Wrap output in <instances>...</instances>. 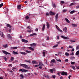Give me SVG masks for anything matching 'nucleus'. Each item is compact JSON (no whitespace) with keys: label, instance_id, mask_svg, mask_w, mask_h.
Masks as SVG:
<instances>
[{"label":"nucleus","instance_id":"obj_55","mask_svg":"<svg viewBox=\"0 0 79 79\" xmlns=\"http://www.w3.org/2000/svg\"><path fill=\"white\" fill-rule=\"evenodd\" d=\"M58 31H60L61 32H63V31H62L61 30H60V29H59V30H58Z\"/></svg>","mask_w":79,"mask_h":79},{"label":"nucleus","instance_id":"obj_30","mask_svg":"<svg viewBox=\"0 0 79 79\" xmlns=\"http://www.w3.org/2000/svg\"><path fill=\"white\" fill-rule=\"evenodd\" d=\"M25 62H27V63H31V61H30V60H25Z\"/></svg>","mask_w":79,"mask_h":79},{"label":"nucleus","instance_id":"obj_16","mask_svg":"<svg viewBox=\"0 0 79 79\" xmlns=\"http://www.w3.org/2000/svg\"><path fill=\"white\" fill-rule=\"evenodd\" d=\"M3 47L4 48H8V44H4L3 45Z\"/></svg>","mask_w":79,"mask_h":79},{"label":"nucleus","instance_id":"obj_54","mask_svg":"<svg viewBox=\"0 0 79 79\" xmlns=\"http://www.w3.org/2000/svg\"><path fill=\"white\" fill-rule=\"evenodd\" d=\"M66 11H67V10L66 9H64L63 10V12L64 13V12H66Z\"/></svg>","mask_w":79,"mask_h":79},{"label":"nucleus","instance_id":"obj_35","mask_svg":"<svg viewBox=\"0 0 79 79\" xmlns=\"http://www.w3.org/2000/svg\"><path fill=\"white\" fill-rule=\"evenodd\" d=\"M10 60L12 61H13V60H14V57H11V58H10Z\"/></svg>","mask_w":79,"mask_h":79},{"label":"nucleus","instance_id":"obj_44","mask_svg":"<svg viewBox=\"0 0 79 79\" xmlns=\"http://www.w3.org/2000/svg\"><path fill=\"white\" fill-rule=\"evenodd\" d=\"M71 64H75V62H71Z\"/></svg>","mask_w":79,"mask_h":79},{"label":"nucleus","instance_id":"obj_64","mask_svg":"<svg viewBox=\"0 0 79 79\" xmlns=\"http://www.w3.org/2000/svg\"><path fill=\"white\" fill-rule=\"evenodd\" d=\"M71 55H74V53L73 52H72L70 54Z\"/></svg>","mask_w":79,"mask_h":79},{"label":"nucleus","instance_id":"obj_33","mask_svg":"<svg viewBox=\"0 0 79 79\" xmlns=\"http://www.w3.org/2000/svg\"><path fill=\"white\" fill-rule=\"evenodd\" d=\"M46 40H49V39H50V38H49V36H46Z\"/></svg>","mask_w":79,"mask_h":79},{"label":"nucleus","instance_id":"obj_43","mask_svg":"<svg viewBox=\"0 0 79 79\" xmlns=\"http://www.w3.org/2000/svg\"><path fill=\"white\" fill-rule=\"evenodd\" d=\"M27 29H32V28H31V27L30 26H28L27 27Z\"/></svg>","mask_w":79,"mask_h":79},{"label":"nucleus","instance_id":"obj_14","mask_svg":"<svg viewBox=\"0 0 79 79\" xmlns=\"http://www.w3.org/2000/svg\"><path fill=\"white\" fill-rule=\"evenodd\" d=\"M39 63L40 66H44V64L42 63V62H39Z\"/></svg>","mask_w":79,"mask_h":79},{"label":"nucleus","instance_id":"obj_50","mask_svg":"<svg viewBox=\"0 0 79 79\" xmlns=\"http://www.w3.org/2000/svg\"><path fill=\"white\" fill-rule=\"evenodd\" d=\"M76 9H79V6H77L76 7Z\"/></svg>","mask_w":79,"mask_h":79},{"label":"nucleus","instance_id":"obj_46","mask_svg":"<svg viewBox=\"0 0 79 79\" xmlns=\"http://www.w3.org/2000/svg\"><path fill=\"white\" fill-rule=\"evenodd\" d=\"M43 56H45V52H43Z\"/></svg>","mask_w":79,"mask_h":79},{"label":"nucleus","instance_id":"obj_6","mask_svg":"<svg viewBox=\"0 0 79 79\" xmlns=\"http://www.w3.org/2000/svg\"><path fill=\"white\" fill-rule=\"evenodd\" d=\"M62 75H65V76H67L68 74V73L66 72H62Z\"/></svg>","mask_w":79,"mask_h":79},{"label":"nucleus","instance_id":"obj_47","mask_svg":"<svg viewBox=\"0 0 79 79\" xmlns=\"http://www.w3.org/2000/svg\"><path fill=\"white\" fill-rule=\"evenodd\" d=\"M3 5V3H2L0 5V8H2V7Z\"/></svg>","mask_w":79,"mask_h":79},{"label":"nucleus","instance_id":"obj_8","mask_svg":"<svg viewBox=\"0 0 79 79\" xmlns=\"http://www.w3.org/2000/svg\"><path fill=\"white\" fill-rule=\"evenodd\" d=\"M30 45H31V47H33V48H34V47H35L36 44H35L34 43L33 44H30Z\"/></svg>","mask_w":79,"mask_h":79},{"label":"nucleus","instance_id":"obj_11","mask_svg":"<svg viewBox=\"0 0 79 79\" xmlns=\"http://www.w3.org/2000/svg\"><path fill=\"white\" fill-rule=\"evenodd\" d=\"M64 19L66 21V22H67V23H70V21H69V20H68V19L66 18H65Z\"/></svg>","mask_w":79,"mask_h":79},{"label":"nucleus","instance_id":"obj_41","mask_svg":"<svg viewBox=\"0 0 79 79\" xmlns=\"http://www.w3.org/2000/svg\"><path fill=\"white\" fill-rule=\"evenodd\" d=\"M51 61L52 63H54L55 61V59H53L51 60Z\"/></svg>","mask_w":79,"mask_h":79},{"label":"nucleus","instance_id":"obj_26","mask_svg":"<svg viewBox=\"0 0 79 79\" xmlns=\"http://www.w3.org/2000/svg\"><path fill=\"white\" fill-rule=\"evenodd\" d=\"M55 13L54 12H52L50 13V15H55Z\"/></svg>","mask_w":79,"mask_h":79},{"label":"nucleus","instance_id":"obj_22","mask_svg":"<svg viewBox=\"0 0 79 79\" xmlns=\"http://www.w3.org/2000/svg\"><path fill=\"white\" fill-rule=\"evenodd\" d=\"M61 37L64 39H68V38H67V37H66L63 36H61Z\"/></svg>","mask_w":79,"mask_h":79},{"label":"nucleus","instance_id":"obj_5","mask_svg":"<svg viewBox=\"0 0 79 79\" xmlns=\"http://www.w3.org/2000/svg\"><path fill=\"white\" fill-rule=\"evenodd\" d=\"M63 31L64 32L66 33L68 32V30H67V28L66 27H65L64 28H63Z\"/></svg>","mask_w":79,"mask_h":79},{"label":"nucleus","instance_id":"obj_18","mask_svg":"<svg viewBox=\"0 0 79 79\" xmlns=\"http://www.w3.org/2000/svg\"><path fill=\"white\" fill-rule=\"evenodd\" d=\"M56 20H57L58 18V14H57L55 17Z\"/></svg>","mask_w":79,"mask_h":79},{"label":"nucleus","instance_id":"obj_61","mask_svg":"<svg viewBox=\"0 0 79 79\" xmlns=\"http://www.w3.org/2000/svg\"><path fill=\"white\" fill-rule=\"evenodd\" d=\"M75 66H76L77 69H79V66H77H77H76V65H75Z\"/></svg>","mask_w":79,"mask_h":79},{"label":"nucleus","instance_id":"obj_37","mask_svg":"<svg viewBox=\"0 0 79 79\" xmlns=\"http://www.w3.org/2000/svg\"><path fill=\"white\" fill-rule=\"evenodd\" d=\"M58 46V44H57L56 45H55L53 46V48H55V47H57V46Z\"/></svg>","mask_w":79,"mask_h":79},{"label":"nucleus","instance_id":"obj_20","mask_svg":"<svg viewBox=\"0 0 79 79\" xmlns=\"http://www.w3.org/2000/svg\"><path fill=\"white\" fill-rule=\"evenodd\" d=\"M6 26L7 27H9V28H11V26H10V25L9 24H6Z\"/></svg>","mask_w":79,"mask_h":79},{"label":"nucleus","instance_id":"obj_49","mask_svg":"<svg viewBox=\"0 0 79 79\" xmlns=\"http://www.w3.org/2000/svg\"><path fill=\"white\" fill-rule=\"evenodd\" d=\"M16 68H15V67H14L13 69H12V70L13 71H15V70H16Z\"/></svg>","mask_w":79,"mask_h":79},{"label":"nucleus","instance_id":"obj_1","mask_svg":"<svg viewBox=\"0 0 79 79\" xmlns=\"http://www.w3.org/2000/svg\"><path fill=\"white\" fill-rule=\"evenodd\" d=\"M20 64V65L21 66H23L24 68H26L27 69H29V67L27 66V65L26 64Z\"/></svg>","mask_w":79,"mask_h":79},{"label":"nucleus","instance_id":"obj_27","mask_svg":"<svg viewBox=\"0 0 79 79\" xmlns=\"http://www.w3.org/2000/svg\"><path fill=\"white\" fill-rule=\"evenodd\" d=\"M1 34H2V35H1L2 37H3V38H4L5 36H4V35L3 34V32H2Z\"/></svg>","mask_w":79,"mask_h":79},{"label":"nucleus","instance_id":"obj_52","mask_svg":"<svg viewBox=\"0 0 79 79\" xmlns=\"http://www.w3.org/2000/svg\"><path fill=\"white\" fill-rule=\"evenodd\" d=\"M27 32H32V30H27Z\"/></svg>","mask_w":79,"mask_h":79},{"label":"nucleus","instance_id":"obj_7","mask_svg":"<svg viewBox=\"0 0 79 79\" xmlns=\"http://www.w3.org/2000/svg\"><path fill=\"white\" fill-rule=\"evenodd\" d=\"M22 41L23 42H24L25 43H27L28 42L27 40H26L24 39H22Z\"/></svg>","mask_w":79,"mask_h":79},{"label":"nucleus","instance_id":"obj_4","mask_svg":"<svg viewBox=\"0 0 79 79\" xmlns=\"http://www.w3.org/2000/svg\"><path fill=\"white\" fill-rule=\"evenodd\" d=\"M11 50H16V49H17L18 48V47H12L10 48Z\"/></svg>","mask_w":79,"mask_h":79},{"label":"nucleus","instance_id":"obj_21","mask_svg":"<svg viewBox=\"0 0 79 79\" xmlns=\"http://www.w3.org/2000/svg\"><path fill=\"white\" fill-rule=\"evenodd\" d=\"M72 27H77V25L76 24H72Z\"/></svg>","mask_w":79,"mask_h":79},{"label":"nucleus","instance_id":"obj_57","mask_svg":"<svg viewBox=\"0 0 79 79\" xmlns=\"http://www.w3.org/2000/svg\"><path fill=\"white\" fill-rule=\"evenodd\" d=\"M46 15L47 16H49V13H47L46 14Z\"/></svg>","mask_w":79,"mask_h":79},{"label":"nucleus","instance_id":"obj_3","mask_svg":"<svg viewBox=\"0 0 79 79\" xmlns=\"http://www.w3.org/2000/svg\"><path fill=\"white\" fill-rule=\"evenodd\" d=\"M2 52L3 53H4V54H5V55H11V54H10V53L6 51H2Z\"/></svg>","mask_w":79,"mask_h":79},{"label":"nucleus","instance_id":"obj_36","mask_svg":"<svg viewBox=\"0 0 79 79\" xmlns=\"http://www.w3.org/2000/svg\"><path fill=\"white\" fill-rule=\"evenodd\" d=\"M52 6L54 7V8H55L56 7V5H55V3H53L52 4Z\"/></svg>","mask_w":79,"mask_h":79},{"label":"nucleus","instance_id":"obj_28","mask_svg":"<svg viewBox=\"0 0 79 79\" xmlns=\"http://www.w3.org/2000/svg\"><path fill=\"white\" fill-rule=\"evenodd\" d=\"M20 53L23 55H26V53L25 52H20Z\"/></svg>","mask_w":79,"mask_h":79},{"label":"nucleus","instance_id":"obj_40","mask_svg":"<svg viewBox=\"0 0 79 79\" xmlns=\"http://www.w3.org/2000/svg\"><path fill=\"white\" fill-rule=\"evenodd\" d=\"M56 29H57V30H59V29H60V28H59V27H58V26L56 25Z\"/></svg>","mask_w":79,"mask_h":79},{"label":"nucleus","instance_id":"obj_2","mask_svg":"<svg viewBox=\"0 0 79 79\" xmlns=\"http://www.w3.org/2000/svg\"><path fill=\"white\" fill-rule=\"evenodd\" d=\"M19 71L20 72L21 71L22 73H26V72H27V71H28L24 69H20L19 70Z\"/></svg>","mask_w":79,"mask_h":79},{"label":"nucleus","instance_id":"obj_63","mask_svg":"<svg viewBox=\"0 0 79 79\" xmlns=\"http://www.w3.org/2000/svg\"><path fill=\"white\" fill-rule=\"evenodd\" d=\"M46 77H47V78H49V77L48 76V75H47L46 76Z\"/></svg>","mask_w":79,"mask_h":79},{"label":"nucleus","instance_id":"obj_23","mask_svg":"<svg viewBox=\"0 0 79 79\" xmlns=\"http://www.w3.org/2000/svg\"><path fill=\"white\" fill-rule=\"evenodd\" d=\"M45 25L44 24H43V28H42V31H44V29H45Z\"/></svg>","mask_w":79,"mask_h":79},{"label":"nucleus","instance_id":"obj_42","mask_svg":"<svg viewBox=\"0 0 79 79\" xmlns=\"http://www.w3.org/2000/svg\"><path fill=\"white\" fill-rule=\"evenodd\" d=\"M79 49V45H77L76 47V50H78Z\"/></svg>","mask_w":79,"mask_h":79},{"label":"nucleus","instance_id":"obj_19","mask_svg":"<svg viewBox=\"0 0 79 79\" xmlns=\"http://www.w3.org/2000/svg\"><path fill=\"white\" fill-rule=\"evenodd\" d=\"M13 53L14 55H18V52H16L15 51H13Z\"/></svg>","mask_w":79,"mask_h":79},{"label":"nucleus","instance_id":"obj_29","mask_svg":"<svg viewBox=\"0 0 79 79\" xmlns=\"http://www.w3.org/2000/svg\"><path fill=\"white\" fill-rule=\"evenodd\" d=\"M57 74H58L59 76H60L61 74L62 75V72H58L57 73Z\"/></svg>","mask_w":79,"mask_h":79},{"label":"nucleus","instance_id":"obj_62","mask_svg":"<svg viewBox=\"0 0 79 79\" xmlns=\"http://www.w3.org/2000/svg\"><path fill=\"white\" fill-rule=\"evenodd\" d=\"M76 55H78L79 53L77 52H76Z\"/></svg>","mask_w":79,"mask_h":79},{"label":"nucleus","instance_id":"obj_17","mask_svg":"<svg viewBox=\"0 0 79 79\" xmlns=\"http://www.w3.org/2000/svg\"><path fill=\"white\" fill-rule=\"evenodd\" d=\"M70 67L72 68V69H73L74 70H76V68H75V66L73 65H71Z\"/></svg>","mask_w":79,"mask_h":79},{"label":"nucleus","instance_id":"obj_59","mask_svg":"<svg viewBox=\"0 0 79 79\" xmlns=\"http://www.w3.org/2000/svg\"><path fill=\"white\" fill-rule=\"evenodd\" d=\"M73 48V46H72L70 45L69 46V48Z\"/></svg>","mask_w":79,"mask_h":79},{"label":"nucleus","instance_id":"obj_32","mask_svg":"<svg viewBox=\"0 0 79 79\" xmlns=\"http://www.w3.org/2000/svg\"><path fill=\"white\" fill-rule=\"evenodd\" d=\"M3 59L5 60V61H6L7 60H8V59H7V58L6 57H3Z\"/></svg>","mask_w":79,"mask_h":79},{"label":"nucleus","instance_id":"obj_24","mask_svg":"<svg viewBox=\"0 0 79 79\" xmlns=\"http://www.w3.org/2000/svg\"><path fill=\"white\" fill-rule=\"evenodd\" d=\"M28 48H29L30 50H32V51H34V48H33L31 47H28Z\"/></svg>","mask_w":79,"mask_h":79},{"label":"nucleus","instance_id":"obj_51","mask_svg":"<svg viewBox=\"0 0 79 79\" xmlns=\"http://www.w3.org/2000/svg\"><path fill=\"white\" fill-rule=\"evenodd\" d=\"M56 60L57 61H59V62H61V60L60 59H56Z\"/></svg>","mask_w":79,"mask_h":79},{"label":"nucleus","instance_id":"obj_53","mask_svg":"<svg viewBox=\"0 0 79 79\" xmlns=\"http://www.w3.org/2000/svg\"><path fill=\"white\" fill-rule=\"evenodd\" d=\"M61 3H62V4H63V3H64V1H62L60 2Z\"/></svg>","mask_w":79,"mask_h":79},{"label":"nucleus","instance_id":"obj_60","mask_svg":"<svg viewBox=\"0 0 79 79\" xmlns=\"http://www.w3.org/2000/svg\"><path fill=\"white\" fill-rule=\"evenodd\" d=\"M55 76L54 75L52 76V78H53V79H55Z\"/></svg>","mask_w":79,"mask_h":79},{"label":"nucleus","instance_id":"obj_12","mask_svg":"<svg viewBox=\"0 0 79 79\" xmlns=\"http://www.w3.org/2000/svg\"><path fill=\"white\" fill-rule=\"evenodd\" d=\"M47 23V28L48 29H49V27H50V24H49V23H48V22H47L46 23Z\"/></svg>","mask_w":79,"mask_h":79},{"label":"nucleus","instance_id":"obj_9","mask_svg":"<svg viewBox=\"0 0 79 79\" xmlns=\"http://www.w3.org/2000/svg\"><path fill=\"white\" fill-rule=\"evenodd\" d=\"M32 64H38V62H36L35 60H33L32 61Z\"/></svg>","mask_w":79,"mask_h":79},{"label":"nucleus","instance_id":"obj_25","mask_svg":"<svg viewBox=\"0 0 79 79\" xmlns=\"http://www.w3.org/2000/svg\"><path fill=\"white\" fill-rule=\"evenodd\" d=\"M75 12V10H72L70 12V14H73V13H74Z\"/></svg>","mask_w":79,"mask_h":79},{"label":"nucleus","instance_id":"obj_56","mask_svg":"<svg viewBox=\"0 0 79 79\" xmlns=\"http://www.w3.org/2000/svg\"><path fill=\"white\" fill-rule=\"evenodd\" d=\"M68 59H66L65 60V62H68Z\"/></svg>","mask_w":79,"mask_h":79},{"label":"nucleus","instance_id":"obj_45","mask_svg":"<svg viewBox=\"0 0 79 79\" xmlns=\"http://www.w3.org/2000/svg\"><path fill=\"white\" fill-rule=\"evenodd\" d=\"M70 42H71V43H73V42H76V41L70 40Z\"/></svg>","mask_w":79,"mask_h":79},{"label":"nucleus","instance_id":"obj_10","mask_svg":"<svg viewBox=\"0 0 79 79\" xmlns=\"http://www.w3.org/2000/svg\"><path fill=\"white\" fill-rule=\"evenodd\" d=\"M7 37H8V39H11V35H10V34H8L7 35Z\"/></svg>","mask_w":79,"mask_h":79},{"label":"nucleus","instance_id":"obj_58","mask_svg":"<svg viewBox=\"0 0 79 79\" xmlns=\"http://www.w3.org/2000/svg\"><path fill=\"white\" fill-rule=\"evenodd\" d=\"M12 66V64H9L8 65V66H9V67H10V66Z\"/></svg>","mask_w":79,"mask_h":79},{"label":"nucleus","instance_id":"obj_31","mask_svg":"<svg viewBox=\"0 0 79 79\" xmlns=\"http://www.w3.org/2000/svg\"><path fill=\"white\" fill-rule=\"evenodd\" d=\"M20 77H21V78H24V76H23V74H20Z\"/></svg>","mask_w":79,"mask_h":79},{"label":"nucleus","instance_id":"obj_38","mask_svg":"<svg viewBox=\"0 0 79 79\" xmlns=\"http://www.w3.org/2000/svg\"><path fill=\"white\" fill-rule=\"evenodd\" d=\"M25 52H26V53H31V51H28V50H26Z\"/></svg>","mask_w":79,"mask_h":79},{"label":"nucleus","instance_id":"obj_39","mask_svg":"<svg viewBox=\"0 0 79 79\" xmlns=\"http://www.w3.org/2000/svg\"><path fill=\"white\" fill-rule=\"evenodd\" d=\"M75 4V2H73L72 3H71L70 4V6H72V5H73Z\"/></svg>","mask_w":79,"mask_h":79},{"label":"nucleus","instance_id":"obj_15","mask_svg":"<svg viewBox=\"0 0 79 79\" xmlns=\"http://www.w3.org/2000/svg\"><path fill=\"white\" fill-rule=\"evenodd\" d=\"M53 71H54V70L53 69H51L49 70V72L51 73H53Z\"/></svg>","mask_w":79,"mask_h":79},{"label":"nucleus","instance_id":"obj_34","mask_svg":"<svg viewBox=\"0 0 79 79\" xmlns=\"http://www.w3.org/2000/svg\"><path fill=\"white\" fill-rule=\"evenodd\" d=\"M65 54L66 56H69V53L68 52H65Z\"/></svg>","mask_w":79,"mask_h":79},{"label":"nucleus","instance_id":"obj_48","mask_svg":"<svg viewBox=\"0 0 79 79\" xmlns=\"http://www.w3.org/2000/svg\"><path fill=\"white\" fill-rule=\"evenodd\" d=\"M25 18H26V19H27V20L28 19H29V16H26L25 17Z\"/></svg>","mask_w":79,"mask_h":79},{"label":"nucleus","instance_id":"obj_13","mask_svg":"<svg viewBox=\"0 0 79 79\" xmlns=\"http://www.w3.org/2000/svg\"><path fill=\"white\" fill-rule=\"evenodd\" d=\"M21 8V5H19L17 6V9L18 10H20Z\"/></svg>","mask_w":79,"mask_h":79}]
</instances>
